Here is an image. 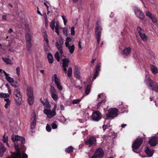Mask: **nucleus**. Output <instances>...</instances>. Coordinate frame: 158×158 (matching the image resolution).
<instances>
[{"label": "nucleus", "instance_id": "1", "mask_svg": "<svg viewBox=\"0 0 158 158\" xmlns=\"http://www.w3.org/2000/svg\"><path fill=\"white\" fill-rule=\"evenodd\" d=\"M118 109L115 108H110L108 110L107 112L106 113V116L104 118L106 121L107 119L112 120L118 115Z\"/></svg>", "mask_w": 158, "mask_h": 158}, {"label": "nucleus", "instance_id": "2", "mask_svg": "<svg viewBox=\"0 0 158 158\" xmlns=\"http://www.w3.org/2000/svg\"><path fill=\"white\" fill-rule=\"evenodd\" d=\"M144 139V137H140L137 138L135 139L132 145V150L134 152L136 153H138L136 152L135 150L139 148L140 145L142 144Z\"/></svg>", "mask_w": 158, "mask_h": 158}, {"label": "nucleus", "instance_id": "3", "mask_svg": "<svg viewBox=\"0 0 158 158\" xmlns=\"http://www.w3.org/2000/svg\"><path fill=\"white\" fill-rule=\"evenodd\" d=\"M14 97L15 102L17 105H21L23 102L22 96L19 90L15 89L14 91Z\"/></svg>", "mask_w": 158, "mask_h": 158}, {"label": "nucleus", "instance_id": "4", "mask_svg": "<svg viewBox=\"0 0 158 158\" xmlns=\"http://www.w3.org/2000/svg\"><path fill=\"white\" fill-rule=\"evenodd\" d=\"M147 85L153 91L158 92V85L152 80L149 78L147 80Z\"/></svg>", "mask_w": 158, "mask_h": 158}, {"label": "nucleus", "instance_id": "5", "mask_svg": "<svg viewBox=\"0 0 158 158\" xmlns=\"http://www.w3.org/2000/svg\"><path fill=\"white\" fill-rule=\"evenodd\" d=\"M15 148L16 152H11V157L8 156L7 158H21V154L18 143L15 144Z\"/></svg>", "mask_w": 158, "mask_h": 158}, {"label": "nucleus", "instance_id": "6", "mask_svg": "<svg viewBox=\"0 0 158 158\" xmlns=\"http://www.w3.org/2000/svg\"><path fill=\"white\" fill-rule=\"evenodd\" d=\"M104 152L101 148L97 149L95 152L94 154L90 158H102L104 156Z\"/></svg>", "mask_w": 158, "mask_h": 158}, {"label": "nucleus", "instance_id": "7", "mask_svg": "<svg viewBox=\"0 0 158 158\" xmlns=\"http://www.w3.org/2000/svg\"><path fill=\"white\" fill-rule=\"evenodd\" d=\"M50 92L51 96L52 98L54 101H57L58 99L57 92L56 90L53 86H51L50 88Z\"/></svg>", "mask_w": 158, "mask_h": 158}, {"label": "nucleus", "instance_id": "8", "mask_svg": "<svg viewBox=\"0 0 158 158\" xmlns=\"http://www.w3.org/2000/svg\"><path fill=\"white\" fill-rule=\"evenodd\" d=\"M102 94H99L98 95V98L97 101L100 102H98L97 105V108L99 109L101 106H102L105 104V102H106V100L104 98H103L102 97L101 98Z\"/></svg>", "mask_w": 158, "mask_h": 158}, {"label": "nucleus", "instance_id": "9", "mask_svg": "<svg viewBox=\"0 0 158 158\" xmlns=\"http://www.w3.org/2000/svg\"><path fill=\"white\" fill-rule=\"evenodd\" d=\"M92 117L94 120L98 121L101 118V114L99 111H95L93 112Z\"/></svg>", "mask_w": 158, "mask_h": 158}, {"label": "nucleus", "instance_id": "10", "mask_svg": "<svg viewBox=\"0 0 158 158\" xmlns=\"http://www.w3.org/2000/svg\"><path fill=\"white\" fill-rule=\"evenodd\" d=\"M148 143L151 146H155L158 143V137L153 136L148 141Z\"/></svg>", "mask_w": 158, "mask_h": 158}, {"label": "nucleus", "instance_id": "11", "mask_svg": "<svg viewBox=\"0 0 158 158\" xmlns=\"http://www.w3.org/2000/svg\"><path fill=\"white\" fill-rule=\"evenodd\" d=\"M135 15L139 18L143 19H144V16L143 13L141 11L139 8L136 7L134 9Z\"/></svg>", "mask_w": 158, "mask_h": 158}, {"label": "nucleus", "instance_id": "12", "mask_svg": "<svg viewBox=\"0 0 158 158\" xmlns=\"http://www.w3.org/2000/svg\"><path fill=\"white\" fill-rule=\"evenodd\" d=\"M11 139L13 141H21V143H24L25 140L24 137L18 135H12Z\"/></svg>", "mask_w": 158, "mask_h": 158}, {"label": "nucleus", "instance_id": "13", "mask_svg": "<svg viewBox=\"0 0 158 158\" xmlns=\"http://www.w3.org/2000/svg\"><path fill=\"white\" fill-rule=\"evenodd\" d=\"M96 138L93 136H91L89 139L85 141V143L86 145H89L90 146H92L96 143Z\"/></svg>", "mask_w": 158, "mask_h": 158}, {"label": "nucleus", "instance_id": "14", "mask_svg": "<svg viewBox=\"0 0 158 158\" xmlns=\"http://www.w3.org/2000/svg\"><path fill=\"white\" fill-rule=\"evenodd\" d=\"M53 77L54 79L55 83L56 85L57 88L60 90H62L63 89V87L60 85L59 78H58L57 74H54Z\"/></svg>", "mask_w": 158, "mask_h": 158}, {"label": "nucleus", "instance_id": "15", "mask_svg": "<svg viewBox=\"0 0 158 158\" xmlns=\"http://www.w3.org/2000/svg\"><path fill=\"white\" fill-rule=\"evenodd\" d=\"M63 43V41L62 40H60L59 42L57 41L56 42V45L61 55L63 54L62 48Z\"/></svg>", "mask_w": 158, "mask_h": 158}, {"label": "nucleus", "instance_id": "16", "mask_svg": "<svg viewBox=\"0 0 158 158\" xmlns=\"http://www.w3.org/2000/svg\"><path fill=\"white\" fill-rule=\"evenodd\" d=\"M43 111L44 113L47 115V117L49 118H52L56 115L55 114H54L50 110L45 109Z\"/></svg>", "mask_w": 158, "mask_h": 158}, {"label": "nucleus", "instance_id": "17", "mask_svg": "<svg viewBox=\"0 0 158 158\" xmlns=\"http://www.w3.org/2000/svg\"><path fill=\"white\" fill-rule=\"evenodd\" d=\"M102 29L101 27H100L98 24H97V26L95 27V35L96 36H101V31Z\"/></svg>", "mask_w": 158, "mask_h": 158}, {"label": "nucleus", "instance_id": "18", "mask_svg": "<svg viewBox=\"0 0 158 158\" xmlns=\"http://www.w3.org/2000/svg\"><path fill=\"white\" fill-rule=\"evenodd\" d=\"M145 152L149 157L152 156L154 152L153 150L150 149L148 147L146 146L145 148Z\"/></svg>", "mask_w": 158, "mask_h": 158}, {"label": "nucleus", "instance_id": "19", "mask_svg": "<svg viewBox=\"0 0 158 158\" xmlns=\"http://www.w3.org/2000/svg\"><path fill=\"white\" fill-rule=\"evenodd\" d=\"M27 97L34 96V92L33 88L30 87H28L27 89Z\"/></svg>", "mask_w": 158, "mask_h": 158}, {"label": "nucleus", "instance_id": "20", "mask_svg": "<svg viewBox=\"0 0 158 158\" xmlns=\"http://www.w3.org/2000/svg\"><path fill=\"white\" fill-rule=\"evenodd\" d=\"M6 148L4 146L2 143H0V157H2L6 152Z\"/></svg>", "mask_w": 158, "mask_h": 158}, {"label": "nucleus", "instance_id": "21", "mask_svg": "<svg viewBox=\"0 0 158 158\" xmlns=\"http://www.w3.org/2000/svg\"><path fill=\"white\" fill-rule=\"evenodd\" d=\"M131 50L130 47L125 48L122 52V54L123 55L128 56L131 53Z\"/></svg>", "mask_w": 158, "mask_h": 158}, {"label": "nucleus", "instance_id": "22", "mask_svg": "<svg viewBox=\"0 0 158 158\" xmlns=\"http://www.w3.org/2000/svg\"><path fill=\"white\" fill-rule=\"evenodd\" d=\"M33 120L31 122V128L33 130L35 127V126L36 123V118L35 116L33 117Z\"/></svg>", "mask_w": 158, "mask_h": 158}, {"label": "nucleus", "instance_id": "23", "mask_svg": "<svg viewBox=\"0 0 158 158\" xmlns=\"http://www.w3.org/2000/svg\"><path fill=\"white\" fill-rule=\"evenodd\" d=\"M47 59L48 62L50 64H52L54 61V59L52 54L50 53H48V54Z\"/></svg>", "mask_w": 158, "mask_h": 158}, {"label": "nucleus", "instance_id": "24", "mask_svg": "<svg viewBox=\"0 0 158 158\" xmlns=\"http://www.w3.org/2000/svg\"><path fill=\"white\" fill-rule=\"evenodd\" d=\"M62 66L68 67L69 63V59H63L62 60Z\"/></svg>", "mask_w": 158, "mask_h": 158}, {"label": "nucleus", "instance_id": "25", "mask_svg": "<svg viewBox=\"0 0 158 158\" xmlns=\"http://www.w3.org/2000/svg\"><path fill=\"white\" fill-rule=\"evenodd\" d=\"M27 101L29 105H33L34 102V96L27 97Z\"/></svg>", "mask_w": 158, "mask_h": 158}, {"label": "nucleus", "instance_id": "26", "mask_svg": "<svg viewBox=\"0 0 158 158\" xmlns=\"http://www.w3.org/2000/svg\"><path fill=\"white\" fill-rule=\"evenodd\" d=\"M151 69L153 74H156L157 73L158 70L157 68L155 66L152 65L151 66Z\"/></svg>", "mask_w": 158, "mask_h": 158}, {"label": "nucleus", "instance_id": "27", "mask_svg": "<svg viewBox=\"0 0 158 158\" xmlns=\"http://www.w3.org/2000/svg\"><path fill=\"white\" fill-rule=\"evenodd\" d=\"M43 35L44 37V40L46 43L47 44H48V35L46 33V31H42Z\"/></svg>", "mask_w": 158, "mask_h": 158}, {"label": "nucleus", "instance_id": "28", "mask_svg": "<svg viewBox=\"0 0 158 158\" xmlns=\"http://www.w3.org/2000/svg\"><path fill=\"white\" fill-rule=\"evenodd\" d=\"M26 42H31L32 40L31 36L28 33H27L25 35Z\"/></svg>", "mask_w": 158, "mask_h": 158}, {"label": "nucleus", "instance_id": "29", "mask_svg": "<svg viewBox=\"0 0 158 158\" xmlns=\"http://www.w3.org/2000/svg\"><path fill=\"white\" fill-rule=\"evenodd\" d=\"M118 108H119V110H120L121 112L122 113L125 112L127 111V108L124 107L123 104L119 105Z\"/></svg>", "mask_w": 158, "mask_h": 158}, {"label": "nucleus", "instance_id": "30", "mask_svg": "<svg viewBox=\"0 0 158 158\" xmlns=\"http://www.w3.org/2000/svg\"><path fill=\"white\" fill-rule=\"evenodd\" d=\"M73 148L72 146H70L65 149V152L68 153H70L73 152Z\"/></svg>", "mask_w": 158, "mask_h": 158}, {"label": "nucleus", "instance_id": "31", "mask_svg": "<svg viewBox=\"0 0 158 158\" xmlns=\"http://www.w3.org/2000/svg\"><path fill=\"white\" fill-rule=\"evenodd\" d=\"M50 49V47L48 45V44H47L46 45H44V51L46 53H47L49 52Z\"/></svg>", "mask_w": 158, "mask_h": 158}, {"label": "nucleus", "instance_id": "32", "mask_svg": "<svg viewBox=\"0 0 158 158\" xmlns=\"http://www.w3.org/2000/svg\"><path fill=\"white\" fill-rule=\"evenodd\" d=\"M68 48L69 50V52L71 54H72L73 53L74 49H75V46L74 45H72L71 46H70Z\"/></svg>", "mask_w": 158, "mask_h": 158}, {"label": "nucleus", "instance_id": "33", "mask_svg": "<svg viewBox=\"0 0 158 158\" xmlns=\"http://www.w3.org/2000/svg\"><path fill=\"white\" fill-rule=\"evenodd\" d=\"M27 50L28 51H30L31 47L32 44L31 42H26Z\"/></svg>", "mask_w": 158, "mask_h": 158}, {"label": "nucleus", "instance_id": "34", "mask_svg": "<svg viewBox=\"0 0 158 158\" xmlns=\"http://www.w3.org/2000/svg\"><path fill=\"white\" fill-rule=\"evenodd\" d=\"M137 31L139 34V36L142 35V34L144 33L143 30L139 26L137 27Z\"/></svg>", "mask_w": 158, "mask_h": 158}, {"label": "nucleus", "instance_id": "35", "mask_svg": "<svg viewBox=\"0 0 158 158\" xmlns=\"http://www.w3.org/2000/svg\"><path fill=\"white\" fill-rule=\"evenodd\" d=\"M91 89V85L89 84L87 85L86 88L85 89V94L88 95L90 92Z\"/></svg>", "mask_w": 158, "mask_h": 158}, {"label": "nucleus", "instance_id": "36", "mask_svg": "<svg viewBox=\"0 0 158 158\" xmlns=\"http://www.w3.org/2000/svg\"><path fill=\"white\" fill-rule=\"evenodd\" d=\"M55 20H53L50 23V27L52 29V30H54L55 29Z\"/></svg>", "mask_w": 158, "mask_h": 158}, {"label": "nucleus", "instance_id": "37", "mask_svg": "<svg viewBox=\"0 0 158 158\" xmlns=\"http://www.w3.org/2000/svg\"><path fill=\"white\" fill-rule=\"evenodd\" d=\"M80 72H74V77L78 79H80L81 77L80 75Z\"/></svg>", "mask_w": 158, "mask_h": 158}, {"label": "nucleus", "instance_id": "38", "mask_svg": "<svg viewBox=\"0 0 158 158\" xmlns=\"http://www.w3.org/2000/svg\"><path fill=\"white\" fill-rule=\"evenodd\" d=\"M140 37L143 41H146L148 39V37L145 35L144 33L142 34V35H140Z\"/></svg>", "mask_w": 158, "mask_h": 158}, {"label": "nucleus", "instance_id": "39", "mask_svg": "<svg viewBox=\"0 0 158 158\" xmlns=\"http://www.w3.org/2000/svg\"><path fill=\"white\" fill-rule=\"evenodd\" d=\"M55 57L58 62L60 61V57L58 52H57L55 53Z\"/></svg>", "mask_w": 158, "mask_h": 158}, {"label": "nucleus", "instance_id": "40", "mask_svg": "<svg viewBox=\"0 0 158 158\" xmlns=\"http://www.w3.org/2000/svg\"><path fill=\"white\" fill-rule=\"evenodd\" d=\"M6 79L10 83H13L14 81V80L10 77H6Z\"/></svg>", "mask_w": 158, "mask_h": 158}, {"label": "nucleus", "instance_id": "41", "mask_svg": "<svg viewBox=\"0 0 158 158\" xmlns=\"http://www.w3.org/2000/svg\"><path fill=\"white\" fill-rule=\"evenodd\" d=\"M67 76L69 77H70L72 76V68L70 67L68 69Z\"/></svg>", "mask_w": 158, "mask_h": 158}, {"label": "nucleus", "instance_id": "42", "mask_svg": "<svg viewBox=\"0 0 158 158\" xmlns=\"http://www.w3.org/2000/svg\"><path fill=\"white\" fill-rule=\"evenodd\" d=\"M81 100V99H76L73 100L72 102V103L73 104L79 103Z\"/></svg>", "mask_w": 158, "mask_h": 158}, {"label": "nucleus", "instance_id": "43", "mask_svg": "<svg viewBox=\"0 0 158 158\" xmlns=\"http://www.w3.org/2000/svg\"><path fill=\"white\" fill-rule=\"evenodd\" d=\"M9 97V95L8 94L0 93V97L4 98H6Z\"/></svg>", "mask_w": 158, "mask_h": 158}, {"label": "nucleus", "instance_id": "44", "mask_svg": "<svg viewBox=\"0 0 158 158\" xmlns=\"http://www.w3.org/2000/svg\"><path fill=\"white\" fill-rule=\"evenodd\" d=\"M68 28L66 27H65L63 29V34L64 35H66V36H68Z\"/></svg>", "mask_w": 158, "mask_h": 158}, {"label": "nucleus", "instance_id": "45", "mask_svg": "<svg viewBox=\"0 0 158 158\" xmlns=\"http://www.w3.org/2000/svg\"><path fill=\"white\" fill-rule=\"evenodd\" d=\"M110 127V125H108V123L106 125L104 124L102 126V129L103 131H105L106 129H108L109 127Z\"/></svg>", "mask_w": 158, "mask_h": 158}, {"label": "nucleus", "instance_id": "46", "mask_svg": "<svg viewBox=\"0 0 158 158\" xmlns=\"http://www.w3.org/2000/svg\"><path fill=\"white\" fill-rule=\"evenodd\" d=\"M56 122L55 121L51 124V126L53 129H56L57 128V125L56 124Z\"/></svg>", "mask_w": 158, "mask_h": 158}, {"label": "nucleus", "instance_id": "47", "mask_svg": "<svg viewBox=\"0 0 158 158\" xmlns=\"http://www.w3.org/2000/svg\"><path fill=\"white\" fill-rule=\"evenodd\" d=\"M21 143L22 144L21 145V147L20 148V149L22 151V152H25V150H26V148L25 146L24 145V143Z\"/></svg>", "mask_w": 158, "mask_h": 158}, {"label": "nucleus", "instance_id": "48", "mask_svg": "<svg viewBox=\"0 0 158 158\" xmlns=\"http://www.w3.org/2000/svg\"><path fill=\"white\" fill-rule=\"evenodd\" d=\"M2 140L3 143H6L8 141V137H6L5 134L3 136Z\"/></svg>", "mask_w": 158, "mask_h": 158}, {"label": "nucleus", "instance_id": "49", "mask_svg": "<svg viewBox=\"0 0 158 158\" xmlns=\"http://www.w3.org/2000/svg\"><path fill=\"white\" fill-rule=\"evenodd\" d=\"M2 59L5 63L7 64H9V61H10V60L6 58L2 57Z\"/></svg>", "mask_w": 158, "mask_h": 158}, {"label": "nucleus", "instance_id": "50", "mask_svg": "<svg viewBox=\"0 0 158 158\" xmlns=\"http://www.w3.org/2000/svg\"><path fill=\"white\" fill-rule=\"evenodd\" d=\"M74 27H72L71 28V34L72 35H75Z\"/></svg>", "mask_w": 158, "mask_h": 158}, {"label": "nucleus", "instance_id": "51", "mask_svg": "<svg viewBox=\"0 0 158 158\" xmlns=\"http://www.w3.org/2000/svg\"><path fill=\"white\" fill-rule=\"evenodd\" d=\"M146 15L150 18L152 16V14L149 11H146L145 12Z\"/></svg>", "mask_w": 158, "mask_h": 158}, {"label": "nucleus", "instance_id": "52", "mask_svg": "<svg viewBox=\"0 0 158 158\" xmlns=\"http://www.w3.org/2000/svg\"><path fill=\"white\" fill-rule=\"evenodd\" d=\"M51 128L48 124H47L46 127V130L48 132H50L51 131Z\"/></svg>", "mask_w": 158, "mask_h": 158}, {"label": "nucleus", "instance_id": "53", "mask_svg": "<svg viewBox=\"0 0 158 158\" xmlns=\"http://www.w3.org/2000/svg\"><path fill=\"white\" fill-rule=\"evenodd\" d=\"M56 107H57V105L56 104H55L54 105L53 109H52V110H51L52 112H53V113L54 114H55V115H56Z\"/></svg>", "mask_w": 158, "mask_h": 158}, {"label": "nucleus", "instance_id": "54", "mask_svg": "<svg viewBox=\"0 0 158 158\" xmlns=\"http://www.w3.org/2000/svg\"><path fill=\"white\" fill-rule=\"evenodd\" d=\"M150 19L152 20L153 23H155L157 22L156 19L154 16H152V17H151Z\"/></svg>", "mask_w": 158, "mask_h": 158}, {"label": "nucleus", "instance_id": "55", "mask_svg": "<svg viewBox=\"0 0 158 158\" xmlns=\"http://www.w3.org/2000/svg\"><path fill=\"white\" fill-rule=\"evenodd\" d=\"M16 73L18 76L20 75V69L19 67H17L16 69Z\"/></svg>", "mask_w": 158, "mask_h": 158}, {"label": "nucleus", "instance_id": "56", "mask_svg": "<svg viewBox=\"0 0 158 158\" xmlns=\"http://www.w3.org/2000/svg\"><path fill=\"white\" fill-rule=\"evenodd\" d=\"M45 106L47 108H49L50 107V105L49 102L47 100H45Z\"/></svg>", "mask_w": 158, "mask_h": 158}, {"label": "nucleus", "instance_id": "57", "mask_svg": "<svg viewBox=\"0 0 158 158\" xmlns=\"http://www.w3.org/2000/svg\"><path fill=\"white\" fill-rule=\"evenodd\" d=\"M98 72H97V71H95L94 73V76H93V79H95L96 78V77H97V76H98Z\"/></svg>", "mask_w": 158, "mask_h": 158}, {"label": "nucleus", "instance_id": "58", "mask_svg": "<svg viewBox=\"0 0 158 158\" xmlns=\"http://www.w3.org/2000/svg\"><path fill=\"white\" fill-rule=\"evenodd\" d=\"M25 30L26 31H27V33L30 32V29L28 25H26L25 26Z\"/></svg>", "mask_w": 158, "mask_h": 158}, {"label": "nucleus", "instance_id": "59", "mask_svg": "<svg viewBox=\"0 0 158 158\" xmlns=\"http://www.w3.org/2000/svg\"><path fill=\"white\" fill-rule=\"evenodd\" d=\"M96 37L97 40V44H99L100 42V41L101 36Z\"/></svg>", "mask_w": 158, "mask_h": 158}, {"label": "nucleus", "instance_id": "60", "mask_svg": "<svg viewBox=\"0 0 158 158\" xmlns=\"http://www.w3.org/2000/svg\"><path fill=\"white\" fill-rule=\"evenodd\" d=\"M22 158H27L28 156L24 152H22Z\"/></svg>", "mask_w": 158, "mask_h": 158}, {"label": "nucleus", "instance_id": "61", "mask_svg": "<svg viewBox=\"0 0 158 158\" xmlns=\"http://www.w3.org/2000/svg\"><path fill=\"white\" fill-rule=\"evenodd\" d=\"M100 67V65L99 64H98L96 66V71H97L98 72V71L99 70V68Z\"/></svg>", "mask_w": 158, "mask_h": 158}, {"label": "nucleus", "instance_id": "62", "mask_svg": "<svg viewBox=\"0 0 158 158\" xmlns=\"http://www.w3.org/2000/svg\"><path fill=\"white\" fill-rule=\"evenodd\" d=\"M80 72L79 71V69L78 67L77 66H75V71L74 72Z\"/></svg>", "mask_w": 158, "mask_h": 158}, {"label": "nucleus", "instance_id": "63", "mask_svg": "<svg viewBox=\"0 0 158 158\" xmlns=\"http://www.w3.org/2000/svg\"><path fill=\"white\" fill-rule=\"evenodd\" d=\"M72 41V39L71 38L68 37L66 38V41L68 42H70Z\"/></svg>", "mask_w": 158, "mask_h": 158}, {"label": "nucleus", "instance_id": "64", "mask_svg": "<svg viewBox=\"0 0 158 158\" xmlns=\"http://www.w3.org/2000/svg\"><path fill=\"white\" fill-rule=\"evenodd\" d=\"M65 46H66V47L68 48L70 46L69 45V42H66V41L65 42Z\"/></svg>", "mask_w": 158, "mask_h": 158}]
</instances>
